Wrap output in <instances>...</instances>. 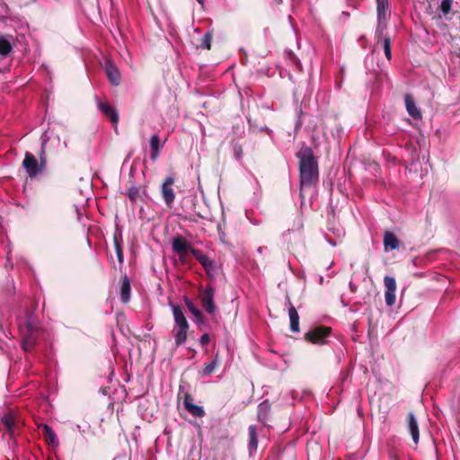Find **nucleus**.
<instances>
[{
  "mask_svg": "<svg viewBox=\"0 0 460 460\" xmlns=\"http://www.w3.org/2000/svg\"><path fill=\"white\" fill-rule=\"evenodd\" d=\"M17 325L22 337V349L25 352H31L40 336L37 318L33 313L26 310L24 316L17 318Z\"/></svg>",
  "mask_w": 460,
  "mask_h": 460,
  "instance_id": "obj_1",
  "label": "nucleus"
},
{
  "mask_svg": "<svg viewBox=\"0 0 460 460\" xmlns=\"http://www.w3.org/2000/svg\"><path fill=\"white\" fill-rule=\"evenodd\" d=\"M301 189L311 187L318 181V165L311 148H303L298 154Z\"/></svg>",
  "mask_w": 460,
  "mask_h": 460,
  "instance_id": "obj_2",
  "label": "nucleus"
},
{
  "mask_svg": "<svg viewBox=\"0 0 460 460\" xmlns=\"http://www.w3.org/2000/svg\"><path fill=\"white\" fill-rule=\"evenodd\" d=\"M377 26L376 33L381 35L386 28V21L390 16L389 1L376 0Z\"/></svg>",
  "mask_w": 460,
  "mask_h": 460,
  "instance_id": "obj_3",
  "label": "nucleus"
},
{
  "mask_svg": "<svg viewBox=\"0 0 460 460\" xmlns=\"http://www.w3.org/2000/svg\"><path fill=\"white\" fill-rule=\"evenodd\" d=\"M332 329L326 326H317L305 334V339L311 343L323 345L326 343L325 338L331 333Z\"/></svg>",
  "mask_w": 460,
  "mask_h": 460,
  "instance_id": "obj_4",
  "label": "nucleus"
},
{
  "mask_svg": "<svg viewBox=\"0 0 460 460\" xmlns=\"http://www.w3.org/2000/svg\"><path fill=\"white\" fill-rule=\"evenodd\" d=\"M22 166L26 170L29 177L33 178L42 172L45 166L42 165L36 157L30 152H26L22 162Z\"/></svg>",
  "mask_w": 460,
  "mask_h": 460,
  "instance_id": "obj_5",
  "label": "nucleus"
},
{
  "mask_svg": "<svg viewBox=\"0 0 460 460\" xmlns=\"http://www.w3.org/2000/svg\"><path fill=\"white\" fill-rule=\"evenodd\" d=\"M199 299L204 310L211 315L215 314L217 307L214 302V289L211 287L200 290Z\"/></svg>",
  "mask_w": 460,
  "mask_h": 460,
  "instance_id": "obj_6",
  "label": "nucleus"
},
{
  "mask_svg": "<svg viewBox=\"0 0 460 460\" xmlns=\"http://www.w3.org/2000/svg\"><path fill=\"white\" fill-rule=\"evenodd\" d=\"M174 183L173 176H167L161 186V194L162 198L168 208H172L174 199L175 194L172 189V184Z\"/></svg>",
  "mask_w": 460,
  "mask_h": 460,
  "instance_id": "obj_7",
  "label": "nucleus"
},
{
  "mask_svg": "<svg viewBox=\"0 0 460 460\" xmlns=\"http://www.w3.org/2000/svg\"><path fill=\"white\" fill-rule=\"evenodd\" d=\"M385 287V299L388 306H393L395 303L396 281L394 277L385 276L384 279Z\"/></svg>",
  "mask_w": 460,
  "mask_h": 460,
  "instance_id": "obj_8",
  "label": "nucleus"
},
{
  "mask_svg": "<svg viewBox=\"0 0 460 460\" xmlns=\"http://www.w3.org/2000/svg\"><path fill=\"white\" fill-rule=\"evenodd\" d=\"M286 305L288 306V316H289V322H290V330L293 332H299V315L296 309V307L291 303L289 297H287L286 299Z\"/></svg>",
  "mask_w": 460,
  "mask_h": 460,
  "instance_id": "obj_9",
  "label": "nucleus"
},
{
  "mask_svg": "<svg viewBox=\"0 0 460 460\" xmlns=\"http://www.w3.org/2000/svg\"><path fill=\"white\" fill-rule=\"evenodd\" d=\"M97 106L102 114L107 117L113 125L116 126L119 121V114L115 108L111 104L102 102L101 101L97 102Z\"/></svg>",
  "mask_w": 460,
  "mask_h": 460,
  "instance_id": "obj_10",
  "label": "nucleus"
},
{
  "mask_svg": "<svg viewBox=\"0 0 460 460\" xmlns=\"http://www.w3.org/2000/svg\"><path fill=\"white\" fill-rule=\"evenodd\" d=\"M172 311L175 325L174 327H190L189 323L184 315L183 309L179 305L170 304Z\"/></svg>",
  "mask_w": 460,
  "mask_h": 460,
  "instance_id": "obj_11",
  "label": "nucleus"
},
{
  "mask_svg": "<svg viewBox=\"0 0 460 460\" xmlns=\"http://www.w3.org/2000/svg\"><path fill=\"white\" fill-rule=\"evenodd\" d=\"M0 429H3L11 438L15 436L16 423L11 414H5L1 418Z\"/></svg>",
  "mask_w": 460,
  "mask_h": 460,
  "instance_id": "obj_12",
  "label": "nucleus"
},
{
  "mask_svg": "<svg viewBox=\"0 0 460 460\" xmlns=\"http://www.w3.org/2000/svg\"><path fill=\"white\" fill-rule=\"evenodd\" d=\"M105 71L111 84L119 85L120 83V73L115 64L111 60H107L105 62Z\"/></svg>",
  "mask_w": 460,
  "mask_h": 460,
  "instance_id": "obj_13",
  "label": "nucleus"
},
{
  "mask_svg": "<svg viewBox=\"0 0 460 460\" xmlns=\"http://www.w3.org/2000/svg\"><path fill=\"white\" fill-rule=\"evenodd\" d=\"M404 102L409 115L415 119H420L421 117V112L417 107L413 97L411 94H406L404 96Z\"/></svg>",
  "mask_w": 460,
  "mask_h": 460,
  "instance_id": "obj_14",
  "label": "nucleus"
},
{
  "mask_svg": "<svg viewBox=\"0 0 460 460\" xmlns=\"http://www.w3.org/2000/svg\"><path fill=\"white\" fill-rule=\"evenodd\" d=\"M408 429L413 442L418 444L420 438L419 426L417 420L412 412H410L408 415Z\"/></svg>",
  "mask_w": 460,
  "mask_h": 460,
  "instance_id": "obj_15",
  "label": "nucleus"
},
{
  "mask_svg": "<svg viewBox=\"0 0 460 460\" xmlns=\"http://www.w3.org/2000/svg\"><path fill=\"white\" fill-rule=\"evenodd\" d=\"M40 428L43 431V436L46 442L52 447H57L58 445V439L55 431L49 427L48 424H41Z\"/></svg>",
  "mask_w": 460,
  "mask_h": 460,
  "instance_id": "obj_16",
  "label": "nucleus"
},
{
  "mask_svg": "<svg viewBox=\"0 0 460 460\" xmlns=\"http://www.w3.org/2000/svg\"><path fill=\"white\" fill-rule=\"evenodd\" d=\"M190 327H174L172 334L174 338V343L177 347L184 344L187 341V333Z\"/></svg>",
  "mask_w": 460,
  "mask_h": 460,
  "instance_id": "obj_17",
  "label": "nucleus"
},
{
  "mask_svg": "<svg viewBox=\"0 0 460 460\" xmlns=\"http://www.w3.org/2000/svg\"><path fill=\"white\" fill-rule=\"evenodd\" d=\"M183 403H184V406H185L186 410L190 414H192L193 416L199 417V418L205 416L204 409L201 406H199V405H196V404L192 403L190 402L189 396H186V398L184 399V402Z\"/></svg>",
  "mask_w": 460,
  "mask_h": 460,
  "instance_id": "obj_18",
  "label": "nucleus"
},
{
  "mask_svg": "<svg viewBox=\"0 0 460 460\" xmlns=\"http://www.w3.org/2000/svg\"><path fill=\"white\" fill-rule=\"evenodd\" d=\"M384 246L385 251L395 250L399 247V240L392 232H385L384 235Z\"/></svg>",
  "mask_w": 460,
  "mask_h": 460,
  "instance_id": "obj_19",
  "label": "nucleus"
},
{
  "mask_svg": "<svg viewBox=\"0 0 460 460\" xmlns=\"http://www.w3.org/2000/svg\"><path fill=\"white\" fill-rule=\"evenodd\" d=\"M189 245L186 240L181 236H177L172 240V250L179 255H182L187 252Z\"/></svg>",
  "mask_w": 460,
  "mask_h": 460,
  "instance_id": "obj_20",
  "label": "nucleus"
},
{
  "mask_svg": "<svg viewBox=\"0 0 460 460\" xmlns=\"http://www.w3.org/2000/svg\"><path fill=\"white\" fill-rule=\"evenodd\" d=\"M120 299L123 304H127L130 299V284L127 276H124L121 281Z\"/></svg>",
  "mask_w": 460,
  "mask_h": 460,
  "instance_id": "obj_21",
  "label": "nucleus"
},
{
  "mask_svg": "<svg viewBox=\"0 0 460 460\" xmlns=\"http://www.w3.org/2000/svg\"><path fill=\"white\" fill-rule=\"evenodd\" d=\"M11 37L5 35H0V55L6 57L12 50Z\"/></svg>",
  "mask_w": 460,
  "mask_h": 460,
  "instance_id": "obj_22",
  "label": "nucleus"
},
{
  "mask_svg": "<svg viewBox=\"0 0 460 460\" xmlns=\"http://www.w3.org/2000/svg\"><path fill=\"white\" fill-rule=\"evenodd\" d=\"M258 447V438L256 433V429L254 426L249 427V444H248V449L250 455H252L253 452L257 450Z\"/></svg>",
  "mask_w": 460,
  "mask_h": 460,
  "instance_id": "obj_23",
  "label": "nucleus"
},
{
  "mask_svg": "<svg viewBox=\"0 0 460 460\" xmlns=\"http://www.w3.org/2000/svg\"><path fill=\"white\" fill-rule=\"evenodd\" d=\"M453 0H438V10L440 11L439 17L449 20L448 14L451 12Z\"/></svg>",
  "mask_w": 460,
  "mask_h": 460,
  "instance_id": "obj_24",
  "label": "nucleus"
},
{
  "mask_svg": "<svg viewBox=\"0 0 460 460\" xmlns=\"http://www.w3.org/2000/svg\"><path fill=\"white\" fill-rule=\"evenodd\" d=\"M40 140H41V147H40V151L39 153L40 163L46 167V164H47L46 145H47L48 141L49 140V137L48 136L47 131H45L42 134Z\"/></svg>",
  "mask_w": 460,
  "mask_h": 460,
  "instance_id": "obj_25",
  "label": "nucleus"
},
{
  "mask_svg": "<svg viewBox=\"0 0 460 460\" xmlns=\"http://www.w3.org/2000/svg\"><path fill=\"white\" fill-rule=\"evenodd\" d=\"M114 241V248L116 251V255L118 258V261L119 264H122L124 262V257H123V249H122V243H121V234H115L113 237Z\"/></svg>",
  "mask_w": 460,
  "mask_h": 460,
  "instance_id": "obj_26",
  "label": "nucleus"
},
{
  "mask_svg": "<svg viewBox=\"0 0 460 460\" xmlns=\"http://www.w3.org/2000/svg\"><path fill=\"white\" fill-rule=\"evenodd\" d=\"M219 363L218 355L217 354L213 360L206 365L202 370V376H210L216 369L217 366Z\"/></svg>",
  "mask_w": 460,
  "mask_h": 460,
  "instance_id": "obj_27",
  "label": "nucleus"
},
{
  "mask_svg": "<svg viewBox=\"0 0 460 460\" xmlns=\"http://www.w3.org/2000/svg\"><path fill=\"white\" fill-rule=\"evenodd\" d=\"M185 304L189 311L197 318V320L199 321L202 319L201 311L197 308V306L193 304V302L190 299L185 298Z\"/></svg>",
  "mask_w": 460,
  "mask_h": 460,
  "instance_id": "obj_28",
  "label": "nucleus"
},
{
  "mask_svg": "<svg viewBox=\"0 0 460 460\" xmlns=\"http://www.w3.org/2000/svg\"><path fill=\"white\" fill-rule=\"evenodd\" d=\"M270 405L267 401L261 402L258 406V418L260 420H264L269 412Z\"/></svg>",
  "mask_w": 460,
  "mask_h": 460,
  "instance_id": "obj_29",
  "label": "nucleus"
},
{
  "mask_svg": "<svg viewBox=\"0 0 460 460\" xmlns=\"http://www.w3.org/2000/svg\"><path fill=\"white\" fill-rule=\"evenodd\" d=\"M212 35L207 32L203 35L199 47L203 49H209L211 47Z\"/></svg>",
  "mask_w": 460,
  "mask_h": 460,
  "instance_id": "obj_30",
  "label": "nucleus"
},
{
  "mask_svg": "<svg viewBox=\"0 0 460 460\" xmlns=\"http://www.w3.org/2000/svg\"><path fill=\"white\" fill-rule=\"evenodd\" d=\"M383 41V48L385 51V55L388 60L392 58V50H391V41L388 37H385L382 40Z\"/></svg>",
  "mask_w": 460,
  "mask_h": 460,
  "instance_id": "obj_31",
  "label": "nucleus"
},
{
  "mask_svg": "<svg viewBox=\"0 0 460 460\" xmlns=\"http://www.w3.org/2000/svg\"><path fill=\"white\" fill-rule=\"evenodd\" d=\"M150 146H151V150H160L161 146H160V139H159L158 135L155 134L151 137Z\"/></svg>",
  "mask_w": 460,
  "mask_h": 460,
  "instance_id": "obj_32",
  "label": "nucleus"
},
{
  "mask_svg": "<svg viewBox=\"0 0 460 460\" xmlns=\"http://www.w3.org/2000/svg\"><path fill=\"white\" fill-rule=\"evenodd\" d=\"M139 190L136 186H132L128 190V197L130 200H136L138 198Z\"/></svg>",
  "mask_w": 460,
  "mask_h": 460,
  "instance_id": "obj_33",
  "label": "nucleus"
},
{
  "mask_svg": "<svg viewBox=\"0 0 460 460\" xmlns=\"http://www.w3.org/2000/svg\"><path fill=\"white\" fill-rule=\"evenodd\" d=\"M288 57H289V59L290 61L296 66V67L298 69H300V61L299 59L295 56L294 53H292L291 51L288 52Z\"/></svg>",
  "mask_w": 460,
  "mask_h": 460,
  "instance_id": "obj_34",
  "label": "nucleus"
},
{
  "mask_svg": "<svg viewBox=\"0 0 460 460\" xmlns=\"http://www.w3.org/2000/svg\"><path fill=\"white\" fill-rule=\"evenodd\" d=\"M210 341V337L208 333H204L201 335L199 342L201 346H206Z\"/></svg>",
  "mask_w": 460,
  "mask_h": 460,
  "instance_id": "obj_35",
  "label": "nucleus"
},
{
  "mask_svg": "<svg viewBox=\"0 0 460 460\" xmlns=\"http://www.w3.org/2000/svg\"><path fill=\"white\" fill-rule=\"evenodd\" d=\"M55 139L57 140L58 144V145H61L63 146V148L66 149L68 147V144H67V141L65 140L62 144H61V139H60V137L59 136H57L55 137Z\"/></svg>",
  "mask_w": 460,
  "mask_h": 460,
  "instance_id": "obj_36",
  "label": "nucleus"
},
{
  "mask_svg": "<svg viewBox=\"0 0 460 460\" xmlns=\"http://www.w3.org/2000/svg\"><path fill=\"white\" fill-rule=\"evenodd\" d=\"M160 150H151V159L153 161H155L157 157L159 156Z\"/></svg>",
  "mask_w": 460,
  "mask_h": 460,
  "instance_id": "obj_37",
  "label": "nucleus"
},
{
  "mask_svg": "<svg viewBox=\"0 0 460 460\" xmlns=\"http://www.w3.org/2000/svg\"><path fill=\"white\" fill-rule=\"evenodd\" d=\"M234 153H235V156H236V158H237V159H239V158H240V155H241V153H242V149H241V147L235 148V149H234Z\"/></svg>",
  "mask_w": 460,
  "mask_h": 460,
  "instance_id": "obj_38",
  "label": "nucleus"
},
{
  "mask_svg": "<svg viewBox=\"0 0 460 460\" xmlns=\"http://www.w3.org/2000/svg\"><path fill=\"white\" fill-rule=\"evenodd\" d=\"M329 243L332 246H336L337 245V243L336 242H332L331 240H328Z\"/></svg>",
  "mask_w": 460,
  "mask_h": 460,
  "instance_id": "obj_39",
  "label": "nucleus"
},
{
  "mask_svg": "<svg viewBox=\"0 0 460 460\" xmlns=\"http://www.w3.org/2000/svg\"><path fill=\"white\" fill-rule=\"evenodd\" d=\"M263 249H264V247H259L258 248V252L259 253H262Z\"/></svg>",
  "mask_w": 460,
  "mask_h": 460,
  "instance_id": "obj_40",
  "label": "nucleus"
},
{
  "mask_svg": "<svg viewBox=\"0 0 460 460\" xmlns=\"http://www.w3.org/2000/svg\"><path fill=\"white\" fill-rule=\"evenodd\" d=\"M349 287H350L351 290H353V291H354V289H355V285H353V284L350 282V283H349Z\"/></svg>",
  "mask_w": 460,
  "mask_h": 460,
  "instance_id": "obj_41",
  "label": "nucleus"
},
{
  "mask_svg": "<svg viewBox=\"0 0 460 460\" xmlns=\"http://www.w3.org/2000/svg\"><path fill=\"white\" fill-rule=\"evenodd\" d=\"M319 281L322 284L323 282V277H320Z\"/></svg>",
  "mask_w": 460,
  "mask_h": 460,
  "instance_id": "obj_42",
  "label": "nucleus"
},
{
  "mask_svg": "<svg viewBox=\"0 0 460 460\" xmlns=\"http://www.w3.org/2000/svg\"><path fill=\"white\" fill-rule=\"evenodd\" d=\"M199 4H203L205 0H197Z\"/></svg>",
  "mask_w": 460,
  "mask_h": 460,
  "instance_id": "obj_43",
  "label": "nucleus"
},
{
  "mask_svg": "<svg viewBox=\"0 0 460 460\" xmlns=\"http://www.w3.org/2000/svg\"><path fill=\"white\" fill-rule=\"evenodd\" d=\"M332 265H333V261L331 262V265L328 267V269H330Z\"/></svg>",
  "mask_w": 460,
  "mask_h": 460,
  "instance_id": "obj_44",
  "label": "nucleus"
},
{
  "mask_svg": "<svg viewBox=\"0 0 460 460\" xmlns=\"http://www.w3.org/2000/svg\"><path fill=\"white\" fill-rule=\"evenodd\" d=\"M113 460H121V458H115V459H113Z\"/></svg>",
  "mask_w": 460,
  "mask_h": 460,
  "instance_id": "obj_45",
  "label": "nucleus"
}]
</instances>
